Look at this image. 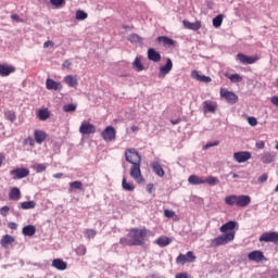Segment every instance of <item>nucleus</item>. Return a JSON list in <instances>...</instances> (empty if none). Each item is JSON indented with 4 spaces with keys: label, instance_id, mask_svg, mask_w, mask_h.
Instances as JSON below:
<instances>
[{
    "label": "nucleus",
    "instance_id": "45",
    "mask_svg": "<svg viewBox=\"0 0 278 278\" xmlns=\"http://www.w3.org/2000/svg\"><path fill=\"white\" fill-rule=\"evenodd\" d=\"M7 116V121H10V123H14V121H16V113L9 111L5 114Z\"/></svg>",
    "mask_w": 278,
    "mask_h": 278
},
{
    "label": "nucleus",
    "instance_id": "8",
    "mask_svg": "<svg viewBox=\"0 0 278 278\" xmlns=\"http://www.w3.org/2000/svg\"><path fill=\"white\" fill-rule=\"evenodd\" d=\"M238 225V223L230 220L227 222L226 224L222 225V227L219 228L220 233L225 235V233H233V239L236 238V226Z\"/></svg>",
    "mask_w": 278,
    "mask_h": 278
},
{
    "label": "nucleus",
    "instance_id": "58",
    "mask_svg": "<svg viewBox=\"0 0 278 278\" xmlns=\"http://www.w3.org/2000/svg\"><path fill=\"white\" fill-rule=\"evenodd\" d=\"M8 227H9V229L15 230V229L18 228V225L14 222H11V223L8 224Z\"/></svg>",
    "mask_w": 278,
    "mask_h": 278
},
{
    "label": "nucleus",
    "instance_id": "56",
    "mask_svg": "<svg viewBox=\"0 0 278 278\" xmlns=\"http://www.w3.org/2000/svg\"><path fill=\"white\" fill-rule=\"evenodd\" d=\"M265 181H268V175L267 174H263L258 177V182L260 184H264Z\"/></svg>",
    "mask_w": 278,
    "mask_h": 278
},
{
    "label": "nucleus",
    "instance_id": "61",
    "mask_svg": "<svg viewBox=\"0 0 278 278\" xmlns=\"http://www.w3.org/2000/svg\"><path fill=\"white\" fill-rule=\"evenodd\" d=\"M211 147H218V141H214L213 143H207L204 146V149H211Z\"/></svg>",
    "mask_w": 278,
    "mask_h": 278
},
{
    "label": "nucleus",
    "instance_id": "10",
    "mask_svg": "<svg viewBox=\"0 0 278 278\" xmlns=\"http://www.w3.org/2000/svg\"><path fill=\"white\" fill-rule=\"evenodd\" d=\"M260 242H273L274 244H277L278 242V232L276 231H269V232H264L260 237Z\"/></svg>",
    "mask_w": 278,
    "mask_h": 278
},
{
    "label": "nucleus",
    "instance_id": "4",
    "mask_svg": "<svg viewBox=\"0 0 278 278\" xmlns=\"http://www.w3.org/2000/svg\"><path fill=\"white\" fill-rule=\"evenodd\" d=\"M229 242H233V232L224 233L212 239L211 247L213 249H218V247H225V244H229Z\"/></svg>",
    "mask_w": 278,
    "mask_h": 278
},
{
    "label": "nucleus",
    "instance_id": "9",
    "mask_svg": "<svg viewBox=\"0 0 278 278\" xmlns=\"http://www.w3.org/2000/svg\"><path fill=\"white\" fill-rule=\"evenodd\" d=\"M218 104L212 100H206L203 102V114H216Z\"/></svg>",
    "mask_w": 278,
    "mask_h": 278
},
{
    "label": "nucleus",
    "instance_id": "24",
    "mask_svg": "<svg viewBox=\"0 0 278 278\" xmlns=\"http://www.w3.org/2000/svg\"><path fill=\"white\" fill-rule=\"evenodd\" d=\"M151 168L155 173V175H157V177H164L165 172H164V168H162V165L160 164V162H153L151 164Z\"/></svg>",
    "mask_w": 278,
    "mask_h": 278
},
{
    "label": "nucleus",
    "instance_id": "57",
    "mask_svg": "<svg viewBox=\"0 0 278 278\" xmlns=\"http://www.w3.org/2000/svg\"><path fill=\"white\" fill-rule=\"evenodd\" d=\"M54 42L51 40H48L43 43V49H49V47H54Z\"/></svg>",
    "mask_w": 278,
    "mask_h": 278
},
{
    "label": "nucleus",
    "instance_id": "11",
    "mask_svg": "<svg viewBox=\"0 0 278 278\" xmlns=\"http://www.w3.org/2000/svg\"><path fill=\"white\" fill-rule=\"evenodd\" d=\"M170 71H173V60L167 59L165 65L161 66L159 70V79H164Z\"/></svg>",
    "mask_w": 278,
    "mask_h": 278
},
{
    "label": "nucleus",
    "instance_id": "27",
    "mask_svg": "<svg viewBox=\"0 0 278 278\" xmlns=\"http://www.w3.org/2000/svg\"><path fill=\"white\" fill-rule=\"evenodd\" d=\"M52 267L56 268V270H66V262L61 258H54L52 261Z\"/></svg>",
    "mask_w": 278,
    "mask_h": 278
},
{
    "label": "nucleus",
    "instance_id": "2",
    "mask_svg": "<svg viewBox=\"0 0 278 278\" xmlns=\"http://www.w3.org/2000/svg\"><path fill=\"white\" fill-rule=\"evenodd\" d=\"M225 203L229 207H233V205H237V207H247L248 205H251V197L250 195H227L225 198Z\"/></svg>",
    "mask_w": 278,
    "mask_h": 278
},
{
    "label": "nucleus",
    "instance_id": "52",
    "mask_svg": "<svg viewBox=\"0 0 278 278\" xmlns=\"http://www.w3.org/2000/svg\"><path fill=\"white\" fill-rule=\"evenodd\" d=\"M248 123L251 127H255L257 125V118L255 117H248Z\"/></svg>",
    "mask_w": 278,
    "mask_h": 278
},
{
    "label": "nucleus",
    "instance_id": "22",
    "mask_svg": "<svg viewBox=\"0 0 278 278\" xmlns=\"http://www.w3.org/2000/svg\"><path fill=\"white\" fill-rule=\"evenodd\" d=\"M64 81H65L66 86H68V88H77V86H78L77 76H74V75L65 76Z\"/></svg>",
    "mask_w": 278,
    "mask_h": 278
},
{
    "label": "nucleus",
    "instance_id": "34",
    "mask_svg": "<svg viewBox=\"0 0 278 278\" xmlns=\"http://www.w3.org/2000/svg\"><path fill=\"white\" fill-rule=\"evenodd\" d=\"M204 184H208V186H218L220 184V180L214 176H208L204 178Z\"/></svg>",
    "mask_w": 278,
    "mask_h": 278
},
{
    "label": "nucleus",
    "instance_id": "32",
    "mask_svg": "<svg viewBox=\"0 0 278 278\" xmlns=\"http://www.w3.org/2000/svg\"><path fill=\"white\" fill-rule=\"evenodd\" d=\"M170 242H173V241L168 237H161L156 240V244L159 247H168V244H170Z\"/></svg>",
    "mask_w": 278,
    "mask_h": 278
},
{
    "label": "nucleus",
    "instance_id": "60",
    "mask_svg": "<svg viewBox=\"0 0 278 278\" xmlns=\"http://www.w3.org/2000/svg\"><path fill=\"white\" fill-rule=\"evenodd\" d=\"M147 192H149V194H153V184L147 185Z\"/></svg>",
    "mask_w": 278,
    "mask_h": 278
},
{
    "label": "nucleus",
    "instance_id": "30",
    "mask_svg": "<svg viewBox=\"0 0 278 278\" xmlns=\"http://www.w3.org/2000/svg\"><path fill=\"white\" fill-rule=\"evenodd\" d=\"M132 68L137 71V73L144 71V66L142 65V62H140V56H136L135 61L132 62Z\"/></svg>",
    "mask_w": 278,
    "mask_h": 278
},
{
    "label": "nucleus",
    "instance_id": "46",
    "mask_svg": "<svg viewBox=\"0 0 278 278\" xmlns=\"http://www.w3.org/2000/svg\"><path fill=\"white\" fill-rule=\"evenodd\" d=\"M0 214H1V216H8V214H10V206H2L1 208H0Z\"/></svg>",
    "mask_w": 278,
    "mask_h": 278
},
{
    "label": "nucleus",
    "instance_id": "40",
    "mask_svg": "<svg viewBox=\"0 0 278 278\" xmlns=\"http://www.w3.org/2000/svg\"><path fill=\"white\" fill-rule=\"evenodd\" d=\"M77 21H86L88 18V13L81 10L76 11Z\"/></svg>",
    "mask_w": 278,
    "mask_h": 278
},
{
    "label": "nucleus",
    "instance_id": "47",
    "mask_svg": "<svg viewBox=\"0 0 278 278\" xmlns=\"http://www.w3.org/2000/svg\"><path fill=\"white\" fill-rule=\"evenodd\" d=\"M24 144H28L29 147H35L36 141L34 140V138L28 137L24 140Z\"/></svg>",
    "mask_w": 278,
    "mask_h": 278
},
{
    "label": "nucleus",
    "instance_id": "25",
    "mask_svg": "<svg viewBox=\"0 0 278 278\" xmlns=\"http://www.w3.org/2000/svg\"><path fill=\"white\" fill-rule=\"evenodd\" d=\"M182 24L186 29H191L192 31H199V29H201V22L191 23L185 20Z\"/></svg>",
    "mask_w": 278,
    "mask_h": 278
},
{
    "label": "nucleus",
    "instance_id": "35",
    "mask_svg": "<svg viewBox=\"0 0 278 278\" xmlns=\"http://www.w3.org/2000/svg\"><path fill=\"white\" fill-rule=\"evenodd\" d=\"M122 187H123L125 190H127V192H132V190H135V188H136V187L134 186V184L127 181V178H123V180H122Z\"/></svg>",
    "mask_w": 278,
    "mask_h": 278
},
{
    "label": "nucleus",
    "instance_id": "20",
    "mask_svg": "<svg viewBox=\"0 0 278 278\" xmlns=\"http://www.w3.org/2000/svg\"><path fill=\"white\" fill-rule=\"evenodd\" d=\"M188 182L191 186H202L203 184H205V178H203L201 176H197V175H191L188 178Z\"/></svg>",
    "mask_w": 278,
    "mask_h": 278
},
{
    "label": "nucleus",
    "instance_id": "14",
    "mask_svg": "<svg viewBox=\"0 0 278 278\" xmlns=\"http://www.w3.org/2000/svg\"><path fill=\"white\" fill-rule=\"evenodd\" d=\"M220 97L226 99V101H228V103H230V105H233V104L238 103L237 94L231 92V91H225V90L222 89L220 90Z\"/></svg>",
    "mask_w": 278,
    "mask_h": 278
},
{
    "label": "nucleus",
    "instance_id": "53",
    "mask_svg": "<svg viewBox=\"0 0 278 278\" xmlns=\"http://www.w3.org/2000/svg\"><path fill=\"white\" fill-rule=\"evenodd\" d=\"M50 3L56 8H60V5L64 4V0H50Z\"/></svg>",
    "mask_w": 278,
    "mask_h": 278
},
{
    "label": "nucleus",
    "instance_id": "44",
    "mask_svg": "<svg viewBox=\"0 0 278 278\" xmlns=\"http://www.w3.org/2000/svg\"><path fill=\"white\" fill-rule=\"evenodd\" d=\"M75 110H77V104L70 103L63 106V111L65 112H75Z\"/></svg>",
    "mask_w": 278,
    "mask_h": 278
},
{
    "label": "nucleus",
    "instance_id": "42",
    "mask_svg": "<svg viewBox=\"0 0 278 278\" xmlns=\"http://www.w3.org/2000/svg\"><path fill=\"white\" fill-rule=\"evenodd\" d=\"M190 260H188V257L186 256V254H180L177 256L176 258V264H181V266H184V264H186V262H189Z\"/></svg>",
    "mask_w": 278,
    "mask_h": 278
},
{
    "label": "nucleus",
    "instance_id": "55",
    "mask_svg": "<svg viewBox=\"0 0 278 278\" xmlns=\"http://www.w3.org/2000/svg\"><path fill=\"white\" fill-rule=\"evenodd\" d=\"M76 253H77L78 255H84V254L86 253V247L79 245V247L77 248V250H76Z\"/></svg>",
    "mask_w": 278,
    "mask_h": 278
},
{
    "label": "nucleus",
    "instance_id": "5",
    "mask_svg": "<svg viewBox=\"0 0 278 278\" xmlns=\"http://www.w3.org/2000/svg\"><path fill=\"white\" fill-rule=\"evenodd\" d=\"M101 137L104 142H114L116 140V129L113 126H108L102 132Z\"/></svg>",
    "mask_w": 278,
    "mask_h": 278
},
{
    "label": "nucleus",
    "instance_id": "13",
    "mask_svg": "<svg viewBox=\"0 0 278 278\" xmlns=\"http://www.w3.org/2000/svg\"><path fill=\"white\" fill-rule=\"evenodd\" d=\"M79 131L84 135V136H89V134H96L97 131V127H94V125L88 123V122H84L80 127H79Z\"/></svg>",
    "mask_w": 278,
    "mask_h": 278
},
{
    "label": "nucleus",
    "instance_id": "17",
    "mask_svg": "<svg viewBox=\"0 0 278 278\" xmlns=\"http://www.w3.org/2000/svg\"><path fill=\"white\" fill-rule=\"evenodd\" d=\"M16 68L8 64H0V77H9Z\"/></svg>",
    "mask_w": 278,
    "mask_h": 278
},
{
    "label": "nucleus",
    "instance_id": "39",
    "mask_svg": "<svg viewBox=\"0 0 278 278\" xmlns=\"http://www.w3.org/2000/svg\"><path fill=\"white\" fill-rule=\"evenodd\" d=\"M70 188L71 190H83L84 185L81 184V181L76 180L70 184Z\"/></svg>",
    "mask_w": 278,
    "mask_h": 278
},
{
    "label": "nucleus",
    "instance_id": "15",
    "mask_svg": "<svg viewBox=\"0 0 278 278\" xmlns=\"http://www.w3.org/2000/svg\"><path fill=\"white\" fill-rule=\"evenodd\" d=\"M248 260L256 263L263 262V260H265L264 252L260 250L252 251L248 254Z\"/></svg>",
    "mask_w": 278,
    "mask_h": 278
},
{
    "label": "nucleus",
    "instance_id": "3",
    "mask_svg": "<svg viewBox=\"0 0 278 278\" xmlns=\"http://www.w3.org/2000/svg\"><path fill=\"white\" fill-rule=\"evenodd\" d=\"M148 233L149 230L147 229L134 228L129 231L128 236L131 239L134 247H142L147 240Z\"/></svg>",
    "mask_w": 278,
    "mask_h": 278
},
{
    "label": "nucleus",
    "instance_id": "26",
    "mask_svg": "<svg viewBox=\"0 0 278 278\" xmlns=\"http://www.w3.org/2000/svg\"><path fill=\"white\" fill-rule=\"evenodd\" d=\"M23 236H27L28 238H31V236H36V226L34 225H27L22 229Z\"/></svg>",
    "mask_w": 278,
    "mask_h": 278
},
{
    "label": "nucleus",
    "instance_id": "31",
    "mask_svg": "<svg viewBox=\"0 0 278 278\" xmlns=\"http://www.w3.org/2000/svg\"><path fill=\"white\" fill-rule=\"evenodd\" d=\"M22 210H34L36 207V201H25L20 203Z\"/></svg>",
    "mask_w": 278,
    "mask_h": 278
},
{
    "label": "nucleus",
    "instance_id": "21",
    "mask_svg": "<svg viewBox=\"0 0 278 278\" xmlns=\"http://www.w3.org/2000/svg\"><path fill=\"white\" fill-rule=\"evenodd\" d=\"M34 138L37 144H42L43 140H47V132H45V130L36 129L34 131Z\"/></svg>",
    "mask_w": 278,
    "mask_h": 278
},
{
    "label": "nucleus",
    "instance_id": "63",
    "mask_svg": "<svg viewBox=\"0 0 278 278\" xmlns=\"http://www.w3.org/2000/svg\"><path fill=\"white\" fill-rule=\"evenodd\" d=\"M12 21H16L17 23L21 22V17H18L16 14L11 15Z\"/></svg>",
    "mask_w": 278,
    "mask_h": 278
},
{
    "label": "nucleus",
    "instance_id": "62",
    "mask_svg": "<svg viewBox=\"0 0 278 278\" xmlns=\"http://www.w3.org/2000/svg\"><path fill=\"white\" fill-rule=\"evenodd\" d=\"M176 278H188V274H186V273L177 274Z\"/></svg>",
    "mask_w": 278,
    "mask_h": 278
},
{
    "label": "nucleus",
    "instance_id": "36",
    "mask_svg": "<svg viewBox=\"0 0 278 278\" xmlns=\"http://www.w3.org/2000/svg\"><path fill=\"white\" fill-rule=\"evenodd\" d=\"M226 77L230 79L232 84H240V81H242V76H240L239 74H230L226 75Z\"/></svg>",
    "mask_w": 278,
    "mask_h": 278
},
{
    "label": "nucleus",
    "instance_id": "51",
    "mask_svg": "<svg viewBox=\"0 0 278 278\" xmlns=\"http://www.w3.org/2000/svg\"><path fill=\"white\" fill-rule=\"evenodd\" d=\"M129 40H130V42H140V40H142V38H140V36H138V35H130Z\"/></svg>",
    "mask_w": 278,
    "mask_h": 278
},
{
    "label": "nucleus",
    "instance_id": "59",
    "mask_svg": "<svg viewBox=\"0 0 278 278\" xmlns=\"http://www.w3.org/2000/svg\"><path fill=\"white\" fill-rule=\"evenodd\" d=\"M255 147L256 149H264V147H266V143L264 141H257Z\"/></svg>",
    "mask_w": 278,
    "mask_h": 278
},
{
    "label": "nucleus",
    "instance_id": "6",
    "mask_svg": "<svg viewBox=\"0 0 278 278\" xmlns=\"http://www.w3.org/2000/svg\"><path fill=\"white\" fill-rule=\"evenodd\" d=\"M10 175L13 177L14 180L25 179V177H29V170L25 167H18V168L12 169L10 172Z\"/></svg>",
    "mask_w": 278,
    "mask_h": 278
},
{
    "label": "nucleus",
    "instance_id": "37",
    "mask_svg": "<svg viewBox=\"0 0 278 278\" xmlns=\"http://www.w3.org/2000/svg\"><path fill=\"white\" fill-rule=\"evenodd\" d=\"M223 18H224L223 14L215 16L213 18V27H216V28L220 27V25H223Z\"/></svg>",
    "mask_w": 278,
    "mask_h": 278
},
{
    "label": "nucleus",
    "instance_id": "29",
    "mask_svg": "<svg viewBox=\"0 0 278 278\" xmlns=\"http://www.w3.org/2000/svg\"><path fill=\"white\" fill-rule=\"evenodd\" d=\"M157 42H163L164 47H173L175 45V40L166 36L157 37Z\"/></svg>",
    "mask_w": 278,
    "mask_h": 278
},
{
    "label": "nucleus",
    "instance_id": "33",
    "mask_svg": "<svg viewBox=\"0 0 278 278\" xmlns=\"http://www.w3.org/2000/svg\"><path fill=\"white\" fill-rule=\"evenodd\" d=\"M49 116H51V113L49 112V110L41 109L38 111V118L40 121H47V118H49Z\"/></svg>",
    "mask_w": 278,
    "mask_h": 278
},
{
    "label": "nucleus",
    "instance_id": "19",
    "mask_svg": "<svg viewBox=\"0 0 278 278\" xmlns=\"http://www.w3.org/2000/svg\"><path fill=\"white\" fill-rule=\"evenodd\" d=\"M148 60H150L151 62H160V60H162V54H160V52H157L155 49L149 48Z\"/></svg>",
    "mask_w": 278,
    "mask_h": 278
},
{
    "label": "nucleus",
    "instance_id": "1",
    "mask_svg": "<svg viewBox=\"0 0 278 278\" xmlns=\"http://www.w3.org/2000/svg\"><path fill=\"white\" fill-rule=\"evenodd\" d=\"M125 157H126V162H128V164H131L130 177L137 184H144V177H142V170L140 169V164L142 162V156L140 155V152H138L134 148L127 149L125 151Z\"/></svg>",
    "mask_w": 278,
    "mask_h": 278
},
{
    "label": "nucleus",
    "instance_id": "23",
    "mask_svg": "<svg viewBox=\"0 0 278 278\" xmlns=\"http://www.w3.org/2000/svg\"><path fill=\"white\" fill-rule=\"evenodd\" d=\"M10 201H21V189L13 187L9 192Z\"/></svg>",
    "mask_w": 278,
    "mask_h": 278
},
{
    "label": "nucleus",
    "instance_id": "50",
    "mask_svg": "<svg viewBox=\"0 0 278 278\" xmlns=\"http://www.w3.org/2000/svg\"><path fill=\"white\" fill-rule=\"evenodd\" d=\"M191 77H192V79H197L198 81H200V79H201V75L199 74V71H197V70H193L191 72Z\"/></svg>",
    "mask_w": 278,
    "mask_h": 278
},
{
    "label": "nucleus",
    "instance_id": "28",
    "mask_svg": "<svg viewBox=\"0 0 278 278\" xmlns=\"http://www.w3.org/2000/svg\"><path fill=\"white\" fill-rule=\"evenodd\" d=\"M13 242H14V237H12L10 235H4L2 237V239L0 240V244L4 249H8V247H10V244H12Z\"/></svg>",
    "mask_w": 278,
    "mask_h": 278
},
{
    "label": "nucleus",
    "instance_id": "12",
    "mask_svg": "<svg viewBox=\"0 0 278 278\" xmlns=\"http://www.w3.org/2000/svg\"><path fill=\"white\" fill-rule=\"evenodd\" d=\"M233 160L237 161L238 164H244V162H249V160H251V152L249 151L235 152Z\"/></svg>",
    "mask_w": 278,
    "mask_h": 278
},
{
    "label": "nucleus",
    "instance_id": "49",
    "mask_svg": "<svg viewBox=\"0 0 278 278\" xmlns=\"http://www.w3.org/2000/svg\"><path fill=\"white\" fill-rule=\"evenodd\" d=\"M199 81H202L203 84H210V81H212V78L210 76L201 75Z\"/></svg>",
    "mask_w": 278,
    "mask_h": 278
},
{
    "label": "nucleus",
    "instance_id": "48",
    "mask_svg": "<svg viewBox=\"0 0 278 278\" xmlns=\"http://www.w3.org/2000/svg\"><path fill=\"white\" fill-rule=\"evenodd\" d=\"M185 256H187V260H189L188 262H194L197 260V256H194V253H192V251L187 252Z\"/></svg>",
    "mask_w": 278,
    "mask_h": 278
},
{
    "label": "nucleus",
    "instance_id": "54",
    "mask_svg": "<svg viewBox=\"0 0 278 278\" xmlns=\"http://www.w3.org/2000/svg\"><path fill=\"white\" fill-rule=\"evenodd\" d=\"M164 216H165L166 218H173V216H175V213H174V211H172V210H165V211H164Z\"/></svg>",
    "mask_w": 278,
    "mask_h": 278
},
{
    "label": "nucleus",
    "instance_id": "16",
    "mask_svg": "<svg viewBox=\"0 0 278 278\" xmlns=\"http://www.w3.org/2000/svg\"><path fill=\"white\" fill-rule=\"evenodd\" d=\"M260 157H261V162H263V164H273V162H275V160L277 157V153L264 152V153L260 154Z\"/></svg>",
    "mask_w": 278,
    "mask_h": 278
},
{
    "label": "nucleus",
    "instance_id": "7",
    "mask_svg": "<svg viewBox=\"0 0 278 278\" xmlns=\"http://www.w3.org/2000/svg\"><path fill=\"white\" fill-rule=\"evenodd\" d=\"M237 62H239V64H255V62H257V60H260V58L257 56H249L242 53H238L236 56Z\"/></svg>",
    "mask_w": 278,
    "mask_h": 278
},
{
    "label": "nucleus",
    "instance_id": "18",
    "mask_svg": "<svg viewBox=\"0 0 278 278\" xmlns=\"http://www.w3.org/2000/svg\"><path fill=\"white\" fill-rule=\"evenodd\" d=\"M46 88L47 90H62V83H58L51 78L46 80Z\"/></svg>",
    "mask_w": 278,
    "mask_h": 278
},
{
    "label": "nucleus",
    "instance_id": "41",
    "mask_svg": "<svg viewBox=\"0 0 278 278\" xmlns=\"http://www.w3.org/2000/svg\"><path fill=\"white\" fill-rule=\"evenodd\" d=\"M33 168H35L36 173H45L47 170V163H39L33 166Z\"/></svg>",
    "mask_w": 278,
    "mask_h": 278
},
{
    "label": "nucleus",
    "instance_id": "64",
    "mask_svg": "<svg viewBox=\"0 0 278 278\" xmlns=\"http://www.w3.org/2000/svg\"><path fill=\"white\" fill-rule=\"evenodd\" d=\"M270 278H278V269L274 270V274L270 276Z\"/></svg>",
    "mask_w": 278,
    "mask_h": 278
},
{
    "label": "nucleus",
    "instance_id": "43",
    "mask_svg": "<svg viewBox=\"0 0 278 278\" xmlns=\"http://www.w3.org/2000/svg\"><path fill=\"white\" fill-rule=\"evenodd\" d=\"M119 244H122V247H134V242L131 241V239L128 240L127 238H121Z\"/></svg>",
    "mask_w": 278,
    "mask_h": 278
},
{
    "label": "nucleus",
    "instance_id": "38",
    "mask_svg": "<svg viewBox=\"0 0 278 278\" xmlns=\"http://www.w3.org/2000/svg\"><path fill=\"white\" fill-rule=\"evenodd\" d=\"M84 236H85V238L90 240V239L94 238V236H97V230H94V229H85L84 230Z\"/></svg>",
    "mask_w": 278,
    "mask_h": 278
}]
</instances>
